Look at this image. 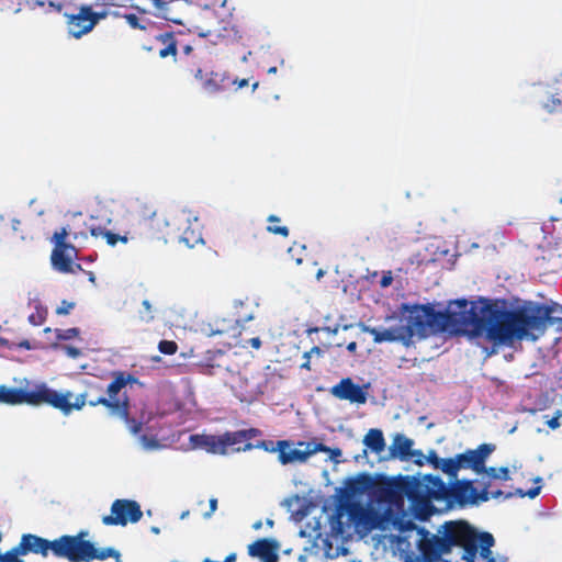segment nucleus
Wrapping results in <instances>:
<instances>
[{
	"instance_id": "nucleus-41",
	"label": "nucleus",
	"mask_w": 562,
	"mask_h": 562,
	"mask_svg": "<svg viewBox=\"0 0 562 562\" xmlns=\"http://www.w3.org/2000/svg\"><path fill=\"white\" fill-rule=\"evenodd\" d=\"M23 2L31 9L35 10L36 8H43L47 5L46 12H50L49 10V0H23Z\"/></svg>"
},
{
	"instance_id": "nucleus-45",
	"label": "nucleus",
	"mask_w": 562,
	"mask_h": 562,
	"mask_svg": "<svg viewBox=\"0 0 562 562\" xmlns=\"http://www.w3.org/2000/svg\"><path fill=\"white\" fill-rule=\"evenodd\" d=\"M123 419L125 420L126 427L131 434L136 435L137 432L140 431L142 424L136 423L135 420L128 419L127 416H126V418H123Z\"/></svg>"
},
{
	"instance_id": "nucleus-37",
	"label": "nucleus",
	"mask_w": 562,
	"mask_h": 562,
	"mask_svg": "<svg viewBox=\"0 0 562 562\" xmlns=\"http://www.w3.org/2000/svg\"><path fill=\"white\" fill-rule=\"evenodd\" d=\"M67 236L68 231L66 227H63L60 228V231L55 232L52 237V241L55 245L54 248L72 246L71 244L66 243Z\"/></svg>"
},
{
	"instance_id": "nucleus-6",
	"label": "nucleus",
	"mask_w": 562,
	"mask_h": 562,
	"mask_svg": "<svg viewBox=\"0 0 562 562\" xmlns=\"http://www.w3.org/2000/svg\"><path fill=\"white\" fill-rule=\"evenodd\" d=\"M405 497V476H400L376 480L371 499L376 504L384 506V513L389 517H392L394 510H403Z\"/></svg>"
},
{
	"instance_id": "nucleus-52",
	"label": "nucleus",
	"mask_w": 562,
	"mask_h": 562,
	"mask_svg": "<svg viewBox=\"0 0 562 562\" xmlns=\"http://www.w3.org/2000/svg\"><path fill=\"white\" fill-rule=\"evenodd\" d=\"M313 352L319 353V348L314 347L310 352H304L303 357L305 358V361L301 364V368L310 369V357Z\"/></svg>"
},
{
	"instance_id": "nucleus-18",
	"label": "nucleus",
	"mask_w": 562,
	"mask_h": 562,
	"mask_svg": "<svg viewBox=\"0 0 562 562\" xmlns=\"http://www.w3.org/2000/svg\"><path fill=\"white\" fill-rule=\"evenodd\" d=\"M330 393L335 397L349 401L350 403L364 404L367 402L366 392L348 378L334 385Z\"/></svg>"
},
{
	"instance_id": "nucleus-12",
	"label": "nucleus",
	"mask_w": 562,
	"mask_h": 562,
	"mask_svg": "<svg viewBox=\"0 0 562 562\" xmlns=\"http://www.w3.org/2000/svg\"><path fill=\"white\" fill-rule=\"evenodd\" d=\"M67 31L75 38H81L90 33L98 24V18L92 8L87 4H80L75 10H65Z\"/></svg>"
},
{
	"instance_id": "nucleus-8",
	"label": "nucleus",
	"mask_w": 562,
	"mask_h": 562,
	"mask_svg": "<svg viewBox=\"0 0 562 562\" xmlns=\"http://www.w3.org/2000/svg\"><path fill=\"white\" fill-rule=\"evenodd\" d=\"M87 530L77 535H64L52 540L50 552L58 559H66L69 562H85L88 549Z\"/></svg>"
},
{
	"instance_id": "nucleus-9",
	"label": "nucleus",
	"mask_w": 562,
	"mask_h": 562,
	"mask_svg": "<svg viewBox=\"0 0 562 562\" xmlns=\"http://www.w3.org/2000/svg\"><path fill=\"white\" fill-rule=\"evenodd\" d=\"M495 450L492 443H482L476 449H468L469 458H473L475 463L465 462L464 469L473 471L477 475H486L493 480L508 481L510 480L509 467H486L485 463Z\"/></svg>"
},
{
	"instance_id": "nucleus-15",
	"label": "nucleus",
	"mask_w": 562,
	"mask_h": 562,
	"mask_svg": "<svg viewBox=\"0 0 562 562\" xmlns=\"http://www.w3.org/2000/svg\"><path fill=\"white\" fill-rule=\"evenodd\" d=\"M52 540L35 533H23L19 542L10 550L22 559L27 554H36L46 559L50 552Z\"/></svg>"
},
{
	"instance_id": "nucleus-47",
	"label": "nucleus",
	"mask_w": 562,
	"mask_h": 562,
	"mask_svg": "<svg viewBox=\"0 0 562 562\" xmlns=\"http://www.w3.org/2000/svg\"><path fill=\"white\" fill-rule=\"evenodd\" d=\"M61 349L65 351V353L72 359H77L81 356V350L72 347V346H63Z\"/></svg>"
},
{
	"instance_id": "nucleus-49",
	"label": "nucleus",
	"mask_w": 562,
	"mask_h": 562,
	"mask_svg": "<svg viewBox=\"0 0 562 562\" xmlns=\"http://www.w3.org/2000/svg\"><path fill=\"white\" fill-rule=\"evenodd\" d=\"M177 54V47L175 44H170L168 46H166L165 48L160 49L159 52V56L161 58H166L168 56H176Z\"/></svg>"
},
{
	"instance_id": "nucleus-35",
	"label": "nucleus",
	"mask_w": 562,
	"mask_h": 562,
	"mask_svg": "<svg viewBox=\"0 0 562 562\" xmlns=\"http://www.w3.org/2000/svg\"><path fill=\"white\" fill-rule=\"evenodd\" d=\"M81 0H49V10L64 14L65 10H75L81 3Z\"/></svg>"
},
{
	"instance_id": "nucleus-10",
	"label": "nucleus",
	"mask_w": 562,
	"mask_h": 562,
	"mask_svg": "<svg viewBox=\"0 0 562 562\" xmlns=\"http://www.w3.org/2000/svg\"><path fill=\"white\" fill-rule=\"evenodd\" d=\"M458 473L456 472V479L448 477L446 501H456L461 505H477L490 499L486 490L477 492L471 481L459 480Z\"/></svg>"
},
{
	"instance_id": "nucleus-59",
	"label": "nucleus",
	"mask_w": 562,
	"mask_h": 562,
	"mask_svg": "<svg viewBox=\"0 0 562 562\" xmlns=\"http://www.w3.org/2000/svg\"><path fill=\"white\" fill-rule=\"evenodd\" d=\"M322 330L327 331L328 334L337 335L340 330V325H336L335 327H324Z\"/></svg>"
},
{
	"instance_id": "nucleus-63",
	"label": "nucleus",
	"mask_w": 562,
	"mask_h": 562,
	"mask_svg": "<svg viewBox=\"0 0 562 562\" xmlns=\"http://www.w3.org/2000/svg\"><path fill=\"white\" fill-rule=\"evenodd\" d=\"M503 495H504V493H503L501 490H498V491H496V492H492V493H490V499H491V498H499V497H502Z\"/></svg>"
},
{
	"instance_id": "nucleus-11",
	"label": "nucleus",
	"mask_w": 562,
	"mask_h": 562,
	"mask_svg": "<svg viewBox=\"0 0 562 562\" xmlns=\"http://www.w3.org/2000/svg\"><path fill=\"white\" fill-rule=\"evenodd\" d=\"M348 512L350 521L358 532H370L382 528L384 522L391 519L384 512H379L372 505H351Z\"/></svg>"
},
{
	"instance_id": "nucleus-33",
	"label": "nucleus",
	"mask_w": 562,
	"mask_h": 562,
	"mask_svg": "<svg viewBox=\"0 0 562 562\" xmlns=\"http://www.w3.org/2000/svg\"><path fill=\"white\" fill-rule=\"evenodd\" d=\"M128 380H132V378H125L123 373L115 374L114 380L108 385L106 389L109 400L112 401L119 394V392L126 385Z\"/></svg>"
},
{
	"instance_id": "nucleus-20",
	"label": "nucleus",
	"mask_w": 562,
	"mask_h": 562,
	"mask_svg": "<svg viewBox=\"0 0 562 562\" xmlns=\"http://www.w3.org/2000/svg\"><path fill=\"white\" fill-rule=\"evenodd\" d=\"M472 539L467 543H460V548L464 549L463 559L468 562H474L477 548H492L494 546V538L488 532L477 533L475 529L471 527Z\"/></svg>"
},
{
	"instance_id": "nucleus-32",
	"label": "nucleus",
	"mask_w": 562,
	"mask_h": 562,
	"mask_svg": "<svg viewBox=\"0 0 562 562\" xmlns=\"http://www.w3.org/2000/svg\"><path fill=\"white\" fill-rule=\"evenodd\" d=\"M221 442L224 446V454L227 453L228 447L235 446L237 443H240L246 440V432H243L241 430L232 431V432H225L220 436Z\"/></svg>"
},
{
	"instance_id": "nucleus-48",
	"label": "nucleus",
	"mask_w": 562,
	"mask_h": 562,
	"mask_svg": "<svg viewBox=\"0 0 562 562\" xmlns=\"http://www.w3.org/2000/svg\"><path fill=\"white\" fill-rule=\"evenodd\" d=\"M74 306H75L74 303H69L67 301H63L60 306L57 307L56 313L58 315H66V314H68L74 308Z\"/></svg>"
},
{
	"instance_id": "nucleus-58",
	"label": "nucleus",
	"mask_w": 562,
	"mask_h": 562,
	"mask_svg": "<svg viewBox=\"0 0 562 562\" xmlns=\"http://www.w3.org/2000/svg\"><path fill=\"white\" fill-rule=\"evenodd\" d=\"M241 431L246 432V440L256 437L259 434V431L255 428L243 429Z\"/></svg>"
},
{
	"instance_id": "nucleus-13",
	"label": "nucleus",
	"mask_w": 562,
	"mask_h": 562,
	"mask_svg": "<svg viewBox=\"0 0 562 562\" xmlns=\"http://www.w3.org/2000/svg\"><path fill=\"white\" fill-rule=\"evenodd\" d=\"M143 513L137 502L131 499H115L111 505V515L103 516L105 526H126L140 520Z\"/></svg>"
},
{
	"instance_id": "nucleus-27",
	"label": "nucleus",
	"mask_w": 562,
	"mask_h": 562,
	"mask_svg": "<svg viewBox=\"0 0 562 562\" xmlns=\"http://www.w3.org/2000/svg\"><path fill=\"white\" fill-rule=\"evenodd\" d=\"M363 445L376 454H381L385 449V440L383 434L379 429H370L364 438Z\"/></svg>"
},
{
	"instance_id": "nucleus-34",
	"label": "nucleus",
	"mask_w": 562,
	"mask_h": 562,
	"mask_svg": "<svg viewBox=\"0 0 562 562\" xmlns=\"http://www.w3.org/2000/svg\"><path fill=\"white\" fill-rule=\"evenodd\" d=\"M269 225L267 226V232L273 235H280L283 237L289 236V228L286 226L280 225V218L277 215H269L267 217Z\"/></svg>"
},
{
	"instance_id": "nucleus-50",
	"label": "nucleus",
	"mask_w": 562,
	"mask_h": 562,
	"mask_svg": "<svg viewBox=\"0 0 562 562\" xmlns=\"http://www.w3.org/2000/svg\"><path fill=\"white\" fill-rule=\"evenodd\" d=\"M209 505V510L203 514L204 519L211 518L212 515L215 513V510L217 509V499L214 497L210 498Z\"/></svg>"
},
{
	"instance_id": "nucleus-28",
	"label": "nucleus",
	"mask_w": 562,
	"mask_h": 562,
	"mask_svg": "<svg viewBox=\"0 0 562 562\" xmlns=\"http://www.w3.org/2000/svg\"><path fill=\"white\" fill-rule=\"evenodd\" d=\"M90 233L93 237H101L104 239L106 245L110 247H115L119 243L124 245L128 243V237L126 235L115 234L102 227H93L90 229Z\"/></svg>"
},
{
	"instance_id": "nucleus-22",
	"label": "nucleus",
	"mask_w": 562,
	"mask_h": 562,
	"mask_svg": "<svg viewBox=\"0 0 562 562\" xmlns=\"http://www.w3.org/2000/svg\"><path fill=\"white\" fill-rule=\"evenodd\" d=\"M191 449H203L209 453L223 454L224 446L220 436L213 435H191L189 438Z\"/></svg>"
},
{
	"instance_id": "nucleus-55",
	"label": "nucleus",
	"mask_w": 562,
	"mask_h": 562,
	"mask_svg": "<svg viewBox=\"0 0 562 562\" xmlns=\"http://www.w3.org/2000/svg\"><path fill=\"white\" fill-rule=\"evenodd\" d=\"M155 9L158 11H166L167 10V3L164 0H150Z\"/></svg>"
},
{
	"instance_id": "nucleus-2",
	"label": "nucleus",
	"mask_w": 562,
	"mask_h": 562,
	"mask_svg": "<svg viewBox=\"0 0 562 562\" xmlns=\"http://www.w3.org/2000/svg\"><path fill=\"white\" fill-rule=\"evenodd\" d=\"M509 345L514 340H538L549 326L562 329V305L530 304L509 312Z\"/></svg>"
},
{
	"instance_id": "nucleus-43",
	"label": "nucleus",
	"mask_w": 562,
	"mask_h": 562,
	"mask_svg": "<svg viewBox=\"0 0 562 562\" xmlns=\"http://www.w3.org/2000/svg\"><path fill=\"white\" fill-rule=\"evenodd\" d=\"M0 562H25L23 559L18 557L11 550H8L0 554Z\"/></svg>"
},
{
	"instance_id": "nucleus-42",
	"label": "nucleus",
	"mask_w": 562,
	"mask_h": 562,
	"mask_svg": "<svg viewBox=\"0 0 562 562\" xmlns=\"http://www.w3.org/2000/svg\"><path fill=\"white\" fill-rule=\"evenodd\" d=\"M86 405V394L82 393V394H79L75 397V401L74 402H70L69 401V406H70V413L76 409V411H80L83 406Z\"/></svg>"
},
{
	"instance_id": "nucleus-51",
	"label": "nucleus",
	"mask_w": 562,
	"mask_h": 562,
	"mask_svg": "<svg viewBox=\"0 0 562 562\" xmlns=\"http://www.w3.org/2000/svg\"><path fill=\"white\" fill-rule=\"evenodd\" d=\"M126 22L130 24L133 29H143V26L138 23V18L135 14H127L125 15Z\"/></svg>"
},
{
	"instance_id": "nucleus-40",
	"label": "nucleus",
	"mask_w": 562,
	"mask_h": 562,
	"mask_svg": "<svg viewBox=\"0 0 562 562\" xmlns=\"http://www.w3.org/2000/svg\"><path fill=\"white\" fill-rule=\"evenodd\" d=\"M159 350L165 355H173L177 350V345L173 341L162 340L159 342Z\"/></svg>"
},
{
	"instance_id": "nucleus-23",
	"label": "nucleus",
	"mask_w": 562,
	"mask_h": 562,
	"mask_svg": "<svg viewBox=\"0 0 562 562\" xmlns=\"http://www.w3.org/2000/svg\"><path fill=\"white\" fill-rule=\"evenodd\" d=\"M0 403L16 405L27 403L33 405V391L27 392L24 387L0 385Z\"/></svg>"
},
{
	"instance_id": "nucleus-4",
	"label": "nucleus",
	"mask_w": 562,
	"mask_h": 562,
	"mask_svg": "<svg viewBox=\"0 0 562 562\" xmlns=\"http://www.w3.org/2000/svg\"><path fill=\"white\" fill-rule=\"evenodd\" d=\"M406 497L411 501L413 509L427 515L432 501H446L447 484L438 475L424 474L405 476Z\"/></svg>"
},
{
	"instance_id": "nucleus-7",
	"label": "nucleus",
	"mask_w": 562,
	"mask_h": 562,
	"mask_svg": "<svg viewBox=\"0 0 562 562\" xmlns=\"http://www.w3.org/2000/svg\"><path fill=\"white\" fill-rule=\"evenodd\" d=\"M278 445V459L282 464L305 462L311 456L319 451L326 453L325 460L338 463L342 454L339 448L331 449L319 442H300L297 447H292L286 441H279Z\"/></svg>"
},
{
	"instance_id": "nucleus-24",
	"label": "nucleus",
	"mask_w": 562,
	"mask_h": 562,
	"mask_svg": "<svg viewBox=\"0 0 562 562\" xmlns=\"http://www.w3.org/2000/svg\"><path fill=\"white\" fill-rule=\"evenodd\" d=\"M414 441L402 434H396L390 446L391 456L401 460H408L413 451Z\"/></svg>"
},
{
	"instance_id": "nucleus-25",
	"label": "nucleus",
	"mask_w": 562,
	"mask_h": 562,
	"mask_svg": "<svg viewBox=\"0 0 562 562\" xmlns=\"http://www.w3.org/2000/svg\"><path fill=\"white\" fill-rule=\"evenodd\" d=\"M85 562H91L93 560H106L109 558L115 559V562H122L121 553L111 547L97 549L91 541H88V549L86 552Z\"/></svg>"
},
{
	"instance_id": "nucleus-46",
	"label": "nucleus",
	"mask_w": 562,
	"mask_h": 562,
	"mask_svg": "<svg viewBox=\"0 0 562 562\" xmlns=\"http://www.w3.org/2000/svg\"><path fill=\"white\" fill-rule=\"evenodd\" d=\"M562 417V411H557L555 416L547 420V425L551 429H558L560 427V418Z\"/></svg>"
},
{
	"instance_id": "nucleus-1",
	"label": "nucleus",
	"mask_w": 562,
	"mask_h": 562,
	"mask_svg": "<svg viewBox=\"0 0 562 562\" xmlns=\"http://www.w3.org/2000/svg\"><path fill=\"white\" fill-rule=\"evenodd\" d=\"M441 316L442 331L464 333L471 338L485 337L495 345H509V312L488 300L452 301Z\"/></svg>"
},
{
	"instance_id": "nucleus-38",
	"label": "nucleus",
	"mask_w": 562,
	"mask_h": 562,
	"mask_svg": "<svg viewBox=\"0 0 562 562\" xmlns=\"http://www.w3.org/2000/svg\"><path fill=\"white\" fill-rule=\"evenodd\" d=\"M79 335L78 328L56 329V337L59 340H71Z\"/></svg>"
},
{
	"instance_id": "nucleus-16",
	"label": "nucleus",
	"mask_w": 562,
	"mask_h": 562,
	"mask_svg": "<svg viewBox=\"0 0 562 562\" xmlns=\"http://www.w3.org/2000/svg\"><path fill=\"white\" fill-rule=\"evenodd\" d=\"M71 396L70 392L60 393L41 384L33 391V405L47 403L67 416L70 414L69 400Z\"/></svg>"
},
{
	"instance_id": "nucleus-29",
	"label": "nucleus",
	"mask_w": 562,
	"mask_h": 562,
	"mask_svg": "<svg viewBox=\"0 0 562 562\" xmlns=\"http://www.w3.org/2000/svg\"><path fill=\"white\" fill-rule=\"evenodd\" d=\"M89 405H103L110 411L111 415L116 416L119 418H126V403L112 402L111 400L105 397H98L94 401H90Z\"/></svg>"
},
{
	"instance_id": "nucleus-54",
	"label": "nucleus",
	"mask_w": 562,
	"mask_h": 562,
	"mask_svg": "<svg viewBox=\"0 0 562 562\" xmlns=\"http://www.w3.org/2000/svg\"><path fill=\"white\" fill-rule=\"evenodd\" d=\"M209 328H210L209 330L204 329L205 335L209 337H213L215 335H222L226 331L224 328L213 329L211 326H209Z\"/></svg>"
},
{
	"instance_id": "nucleus-5",
	"label": "nucleus",
	"mask_w": 562,
	"mask_h": 562,
	"mask_svg": "<svg viewBox=\"0 0 562 562\" xmlns=\"http://www.w3.org/2000/svg\"><path fill=\"white\" fill-rule=\"evenodd\" d=\"M441 312H436L430 306H413L408 310L406 323L403 324L405 334L409 335V344L414 337L426 338L432 333L442 331Z\"/></svg>"
},
{
	"instance_id": "nucleus-39",
	"label": "nucleus",
	"mask_w": 562,
	"mask_h": 562,
	"mask_svg": "<svg viewBox=\"0 0 562 562\" xmlns=\"http://www.w3.org/2000/svg\"><path fill=\"white\" fill-rule=\"evenodd\" d=\"M139 443L144 450L153 451L160 449V443L156 439H150L145 436L139 438Z\"/></svg>"
},
{
	"instance_id": "nucleus-56",
	"label": "nucleus",
	"mask_w": 562,
	"mask_h": 562,
	"mask_svg": "<svg viewBox=\"0 0 562 562\" xmlns=\"http://www.w3.org/2000/svg\"><path fill=\"white\" fill-rule=\"evenodd\" d=\"M540 491H541V486L530 488L529 491L526 492V497L533 499L540 494Z\"/></svg>"
},
{
	"instance_id": "nucleus-64",
	"label": "nucleus",
	"mask_w": 562,
	"mask_h": 562,
	"mask_svg": "<svg viewBox=\"0 0 562 562\" xmlns=\"http://www.w3.org/2000/svg\"><path fill=\"white\" fill-rule=\"evenodd\" d=\"M347 349H348V351H350V352H355V351H356V349H357V342H355V341L349 342V344L347 345Z\"/></svg>"
},
{
	"instance_id": "nucleus-61",
	"label": "nucleus",
	"mask_w": 562,
	"mask_h": 562,
	"mask_svg": "<svg viewBox=\"0 0 562 562\" xmlns=\"http://www.w3.org/2000/svg\"><path fill=\"white\" fill-rule=\"evenodd\" d=\"M254 448H255V446L252 443L248 442L243 448L238 447L235 450L238 451V452L239 451H249V450H251Z\"/></svg>"
},
{
	"instance_id": "nucleus-26",
	"label": "nucleus",
	"mask_w": 562,
	"mask_h": 562,
	"mask_svg": "<svg viewBox=\"0 0 562 562\" xmlns=\"http://www.w3.org/2000/svg\"><path fill=\"white\" fill-rule=\"evenodd\" d=\"M375 483L369 474H360L348 483V490L352 494H369L372 498Z\"/></svg>"
},
{
	"instance_id": "nucleus-19",
	"label": "nucleus",
	"mask_w": 562,
	"mask_h": 562,
	"mask_svg": "<svg viewBox=\"0 0 562 562\" xmlns=\"http://www.w3.org/2000/svg\"><path fill=\"white\" fill-rule=\"evenodd\" d=\"M279 543L274 539H259L248 546V554L258 558L261 562L278 561Z\"/></svg>"
},
{
	"instance_id": "nucleus-14",
	"label": "nucleus",
	"mask_w": 562,
	"mask_h": 562,
	"mask_svg": "<svg viewBox=\"0 0 562 562\" xmlns=\"http://www.w3.org/2000/svg\"><path fill=\"white\" fill-rule=\"evenodd\" d=\"M468 450L462 453H458L451 458H439L437 452L431 449L426 454L425 462L430 463L434 469L440 470L448 477L456 479V472H459L461 469H464L465 462L475 463L473 458H469Z\"/></svg>"
},
{
	"instance_id": "nucleus-31",
	"label": "nucleus",
	"mask_w": 562,
	"mask_h": 562,
	"mask_svg": "<svg viewBox=\"0 0 562 562\" xmlns=\"http://www.w3.org/2000/svg\"><path fill=\"white\" fill-rule=\"evenodd\" d=\"M322 548L327 559H336L348 553V550L344 546H334L328 538L322 539Z\"/></svg>"
},
{
	"instance_id": "nucleus-57",
	"label": "nucleus",
	"mask_w": 562,
	"mask_h": 562,
	"mask_svg": "<svg viewBox=\"0 0 562 562\" xmlns=\"http://www.w3.org/2000/svg\"><path fill=\"white\" fill-rule=\"evenodd\" d=\"M477 550H480V555L483 560L493 558L491 548H477Z\"/></svg>"
},
{
	"instance_id": "nucleus-3",
	"label": "nucleus",
	"mask_w": 562,
	"mask_h": 562,
	"mask_svg": "<svg viewBox=\"0 0 562 562\" xmlns=\"http://www.w3.org/2000/svg\"><path fill=\"white\" fill-rule=\"evenodd\" d=\"M472 539L471 526L465 522L448 524L445 530H438V533L422 531L418 540V550L420 552V562H450V555L453 547H460V543H467Z\"/></svg>"
},
{
	"instance_id": "nucleus-36",
	"label": "nucleus",
	"mask_w": 562,
	"mask_h": 562,
	"mask_svg": "<svg viewBox=\"0 0 562 562\" xmlns=\"http://www.w3.org/2000/svg\"><path fill=\"white\" fill-rule=\"evenodd\" d=\"M282 505L292 514L297 515L303 505V498L299 495H292L282 502Z\"/></svg>"
},
{
	"instance_id": "nucleus-17",
	"label": "nucleus",
	"mask_w": 562,
	"mask_h": 562,
	"mask_svg": "<svg viewBox=\"0 0 562 562\" xmlns=\"http://www.w3.org/2000/svg\"><path fill=\"white\" fill-rule=\"evenodd\" d=\"M363 333H369L373 336V340L376 344L398 341L405 346H409V335L405 334L403 325L390 327V328H375L367 326L362 323L357 325Z\"/></svg>"
},
{
	"instance_id": "nucleus-44",
	"label": "nucleus",
	"mask_w": 562,
	"mask_h": 562,
	"mask_svg": "<svg viewBox=\"0 0 562 562\" xmlns=\"http://www.w3.org/2000/svg\"><path fill=\"white\" fill-rule=\"evenodd\" d=\"M411 458L415 464L423 465L425 463L426 454H424L422 450H413L409 454V459Z\"/></svg>"
},
{
	"instance_id": "nucleus-53",
	"label": "nucleus",
	"mask_w": 562,
	"mask_h": 562,
	"mask_svg": "<svg viewBox=\"0 0 562 562\" xmlns=\"http://www.w3.org/2000/svg\"><path fill=\"white\" fill-rule=\"evenodd\" d=\"M392 281H393V277H392L391 272H386L381 278L380 284L382 288H387L389 285H391Z\"/></svg>"
},
{
	"instance_id": "nucleus-21",
	"label": "nucleus",
	"mask_w": 562,
	"mask_h": 562,
	"mask_svg": "<svg viewBox=\"0 0 562 562\" xmlns=\"http://www.w3.org/2000/svg\"><path fill=\"white\" fill-rule=\"evenodd\" d=\"M76 255L74 246L54 248L50 256L53 268L63 273L71 272Z\"/></svg>"
},
{
	"instance_id": "nucleus-60",
	"label": "nucleus",
	"mask_w": 562,
	"mask_h": 562,
	"mask_svg": "<svg viewBox=\"0 0 562 562\" xmlns=\"http://www.w3.org/2000/svg\"><path fill=\"white\" fill-rule=\"evenodd\" d=\"M250 345H251L252 348L258 349L261 346V340L258 337L251 338L250 339Z\"/></svg>"
},
{
	"instance_id": "nucleus-62",
	"label": "nucleus",
	"mask_w": 562,
	"mask_h": 562,
	"mask_svg": "<svg viewBox=\"0 0 562 562\" xmlns=\"http://www.w3.org/2000/svg\"><path fill=\"white\" fill-rule=\"evenodd\" d=\"M237 559V555L235 552L229 553L226 555L225 560L223 562H235Z\"/></svg>"
},
{
	"instance_id": "nucleus-30",
	"label": "nucleus",
	"mask_w": 562,
	"mask_h": 562,
	"mask_svg": "<svg viewBox=\"0 0 562 562\" xmlns=\"http://www.w3.org/2000/svg\"><path fill=\"white\" fill-rule=\"evenodd\" d=\"M157 310L148 299H144L137 310L136 318L142 324H150L156 318Z\"/></svg>"
}]
</instances>
